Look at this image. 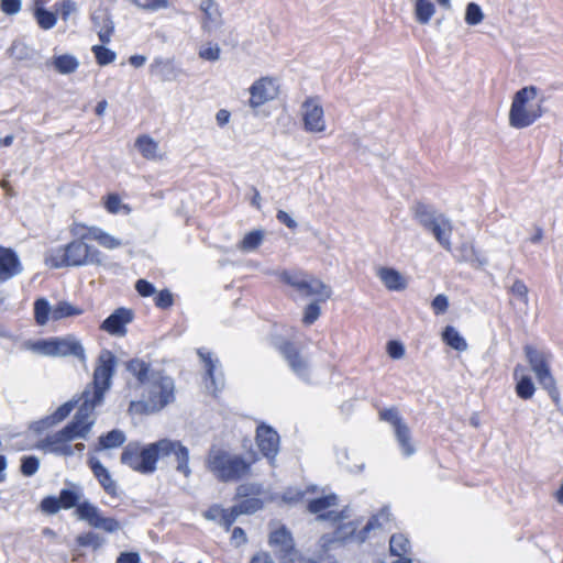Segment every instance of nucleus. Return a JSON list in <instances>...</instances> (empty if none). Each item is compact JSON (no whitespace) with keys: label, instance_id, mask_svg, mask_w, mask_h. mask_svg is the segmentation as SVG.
Masks as SVG:
<instances>
[{"label":"nucleus","instance_id":"15","mask_svg":"<svg viewBox=\"0 0 563 563\" xmlns=\"http://www.w3.org/2000/svg\"><path fill=\"white\" fill-rule=\"evenodd\" d=\"M269 545L274 549L280 563H294L296 561L297 551L294 538L285 526L271 532Z\"/></svg>","mask_w":563,"mask_h":563},{"label":"nucleus","instance_id":"17","mask_svg":"<svg viewBox=\"0 0 563 563\" xmlns=\"http://www.w3.org/2000/svg\"><path fill=\"white\" fill-rule=\"evenodd\" d=\"M277 347L291 371L300 379L309 382V365L307 361L300 355L295 344L288 341H284Z\"/></svg>","mask_w":563,"mask_h":563},{"label":"nucleus","instance_id":"25","mask_svg":"<svg viewBox=\"0 0 563 563\" xmlns=\"http://www.w3.org/2000/svg\"><path fill=\"white\" fill-rule=\"evenodd\" d=\"M88 463L95 477L98 479L104 492L112 497H117L118 487L108 468L96 457H90Z\"/></svg>","mask_w":563,"mask_h":563},{"label":"nucleus","instance_id":"44","mask_svg":"<svg viewBox=\"0 0 563 563\" xmlns=\"http://www.w3.org/2000/svg\"><path fill=\"white\" fill-rule=\"evenodd\" d=\"M9 54L12 58L22 62L33 59L35 51L24 42L14 41L9 48Z\"/></svg>","mask_w":563,"mask_h":563},{"label":"nucleus","instance_id":"27","mask_svg":"<svg viewBox=\"0 0 563 563\" xmlns=\"http://www.w3.org/2000/svg\"><path fill=\"white\" fill-rule=\"evenodd\" d=\"M197 354L206 369L205 380L210 382V386L208 387L212 388L213 391H217L219 389V385H222L221 379H219L214 374L219 360L213 358L212 353L205 347L197 349Z\"/></svg>","mask_w":563,"mask_h":563},{"label":"nucleus","instance_id":"58","mask_svg":"<svg viewBox=\"0 0 563 563\" xmlns=\"http://www.w3.org/2000/svg\"><path fill=\"white\" fill-rule=\"evenodd\" d=\"M22 9V0H0V10L5 15H15Z\"/></svg>","mask_w":563,"mask_h":563},{"label":"nucleus","instance_id":"19","mask_svg":"<svg viewBox=\"0 0 563 563\" xmlns=\"http://www.w3.org/2000/svg\"><path fill=\"white\" fill-rule=\"evenodd\" d=\"M336 501H338V497L334 494L314 498L309 501L308 510L311 514H317L318 515L317 520H319V521L329 520L332 522H339L342 519L346 518V516L344 515V511L338 512V511L330 510V511L322 514V511L327 510L328 508L335 506Z\"/></svg>","mask_w":563,"mask_h":563},{"label":"nucleus","instance_id":"7","mask_svg":"<svg viewBox=\"0 0 563 563\" xmlns=\"http://www.w3.org/2000/svg\"><path fill=\"white\" fill-rule=\"evenodd\" d=\"M279 278L292 287L300 297H318V300L327 301L332 296V289L321 279L302 271H284Z\"/></svg>","mask_w":563,"mask_h":563},{"label":"nucleus","instance_id":"8","mask_svg":"<svg viewBox=\"0 0 563 563\" xmlns=\"http://www.w3.org/2000/svg\"><path fill=\"white\" fill-rule=\"evenodd\" d=\"M249 115L266 119L271 115L269 102L277 98L279 86L272 77H262L249 88Z\"/></svg>","mask_w":563,"mask_h":563},{"label":"nucleus","instance_id":"56","mask_svg":"<svg viewBox=\"0 0 563 563\" xmlns=\"http://www.w3.org/2000/svg\"><path fill=\"white\" fill-rule=\"evenodd\" d=\"M63 21H67L71 13L77 11V3L74 0H63L55 4Z\"/></svg>","mask_w":563,"mask_h":563},{"label":"nucleus","instance_id":"50","mask_svg":"<svg viewBox=\"0 0 563 563\" xmlns=\"http://www.w3.org/2000/svg\"><path fill=\"white\" fill-rule=\"evenodd\" d=\"M96 60L100 66H107L115 60L117 54L112 49L102 45H93L91 48Z\"/></svg>","mask_w":563,"mask_h":563},{"label":"nucleus","instance_id":"57","mask_svg":"<svg viewBox=\"0 0 563 563\" xmlns=\"http://www.w3.org/2000/svg\"><path fill=\"white\" fill-rule=\"evenodd\" d=\"M155 306L161 309H168L174 303L173 294L168 289H163L157 292L154 298Z\"/></svg>","mask_w":563,"mask_h":563},{"label":"nucleus","instance_id":"28","mask_svg":"<svg viewBox=\"0 0 563 563\" xmlns=\"http://www.w3.org/2000/svg\"><path fill=\"white\" fill-rule=\"evenodd\" d=\"M168 456L174 454L177 461L176 470L181 473L185 477L191 475V468L189 467V450L180 441L168 439Z\"/></svg>","mask_w":563,"mask_h":563},{"label":"nucleus","instance_id":"10","mask_svg":"<svg viewBox=\"0 0 563 563\" xmlns=\"http://www.w3.org/2000/svg\"><path fill=\"white\" fill-rule=\"evenodd\" d=\"M236 496L240 498L246 497V484H241L236 489ZM246 514V499H242L233 507L225 509L219 504L211 505L205 512L203 517L207 520L214 521L230 531L238 517Z\"/></svg>","mask_w":563,"mask_h":563},{"label":"nucleus","instance_id":"29","mask_svg":"<svg viewBox=\"0 0 563 563\" xmlns=\"http://www.w3.org/2000/svg\"><path fill=\"white\" fill-rule=\"evenodd\" d=\"M376 275L388 290L400 291L407 287L406 279L395 268L379 267Z\"/></svg>","mask_w":563,"mask_h":563},{"label":"nucleus","instance_id":"3","mask_svg":"<svg viewBox=\"0 0 563 563\" xmlns=\"http://www.w3.org/2000/svg\"><path fill=\"white\" fill-rule=\"evenodd\" d=\"M538 91L539 89L536 86H527L515 93L509 110L510 126L515 129L528 128L542 117L543 98L536 106L529 104L537 98Z\"/></svg>","mask_w":563,"mask_h":563},{"label":"nucleus","instance_id":"22","mask_svg":"<svg viewBox=\"0 0 563 563\" xmlns=\"http://www.w3.org/2000/svg\"><path fill=\"white\" fill-rule=\"evenodd\" d=\"M78 404L80 402L76 413L74 415V419L79 420L82 423H95L93 420H90V417L96 407L101 406L103 400L97 401L95 399V394L91 393L90 387H85L80 396L76 399Z\"/></svg>","mask_w":563,"mask_h":563},{"label":"nucleus","instance_id":"41","mask_svg":"<svg viewBox=\"0 0 563 563\" xmlns=\"http://www.w3.org/2000/svg\"><path fill=\"white\" fill-rule=\"evenodd\" d=\"M435 13V7L430 0H416L415 16L420 24H428Z\"/></svg>","mask_w":563,"mask_h":563},{"label":"nucleus","instance_id":"33","mask_svg":"<svg viewBox=\"0 0 563 563\" xmlns=\"http://www.w3.org/2000/svg\"><path fill=\"white\" fill-rule=\"evenodd\" d=\"M126 371L133 375L140 385L145 386L150 382V376L154 369H151V365L143 360L133 358L126 363Z\"/></svg>","mask_w":563,"mask_h":563},{"label":"nucleus","instance_id":"6","mask_svg":"<svg viewBox=\"0 0 563 563\" xmlns=\"http://www.w3.org/2000/svg\"><path fill=\"white\" fill-rule=\"evenodd\" d=\"M523 352L538 383L548 391L554 402H559L560 393L550 369L552 354L530 344L525 345Z\"/></svg>","mask_w":563,"mask_h":563},{"label":"nucleus","instance_id":"14","mask_svg":"<svg viewBox=\"0 0 563 563\" xmlns=\"http://www.w3.org/2000/svg\"><path fill=\"white\" fill-rule=\"evenodd\" d=\"M77 516L80 520L88 522L90 527L95 529H102L109 533L121 529V525L117 519L102 517L99 509L87 500L77 506Z\"/></svg>","mask_w":563,"mask_h":563},{"label":"nucleus","instance_id":"43","mask_svg":"<svg viewBox=\"0 0 563 563\" xmlns=\"http://www.w3.org/2000/svg\"><path fill=\"white\" fill-rule=\"evenodd\" d=\"M33 14L38 26L43 30H51L57 23V14L45 8H34Z\"/></svg>","mask_w":563,"mask_h":563},{"label":"nucleus","instance_id":"53","mask_svg":"<svg viewBox=\"0 0 563 563\" xmlns=\"http://www.w3.org/2000/svg\"><path fill=\"white\" fill-rule=\"evenodd\" d=\"M319 302H322L321 300H318V297H316L306 308L303 311V318L302 322L307 325H310L314 323L321 313V308L319 306Z\"/></svg>","mask_w":563,"mask_h":563},{"label":"nucleus","instance_id":"49","mask_svg":"<svg viewBox=\"0 0 563 563\" xmlns=\"http://www.w3.org/2000/svg\"><path fill=\"white\" fill-rule=\"evenodd\" d=\"M389 549L393 555H405L409 549V540L401 533L393 534L389 541Z\"/></svg>","mask_w":563,"mask_h":563},{"label":"nucleus","instance_id":"9","mask_svg":"<svg viewBox=\"0 0 563 563\" xmlns=\"http://www.w3.org/2000/svg\"><path fill=\"white\" fill-rule=\"evenodd\" d=\"M115 365V355L109 350H102L97 360L92 382L86 386L90 387L97 401L104 400L106 393L111 388Z\"/></svg>","mask_w":563,"mask_h":563},{"label":"nucleus","instance_id":"55","mask_svg":"<svg viewBox=\"0 0 563 563\" xmlns=\"http://www.w3.org/2000/svg\"><path fill=\"white\" fill-rule=\"evenodd\" d=\"M40 508L43 512L48 515H55L62 509L60 501L58 497L55 496L44 497L40 504Z\"/></svg>","mask_w":563,"mask_h":563},{"label":"nucleus","instance_id":"61","mask_svg":"<svg viewBox=\"0 0 563 563\" xmlns=\"http://www.w3.org/2000/svg\"><path fill=\"white\" fill-rule=\"evenodd\" d=\"M137 7L156 11L168 7V0H132Z\"/></svg>","mask_w":563,"mask_h":563},{"label":"nucleus","instance_id":"5","mask_svg":"<svg viewBox=\"0 0 563 563\" xmlns=\"http://www.w3.org/2000/svg\"><path fill=\"white\" fill-rule=\"evenodd\" d=\"M415 219L435 241L446 251L452 250L451 236L453 232L452 221L442 212L424 203L415 207Z\"/></svg>","mask_w":563,"mask_h":563},{"label":"nucleus","instance_id":"36","mask_svg":"<svg viewBox=\"0 0 563 563\" xmlns=\"http://www.w3.org/2000/svg\"><path fill=\"white\" fill-rule=\"evenodd\" d=\"M390 520V511L389 508L385 507L380 510L379 514L373 516L365 527L358 532L356 539L358 542H364L367 538V534L371 530L383 528Z\"/></svg>","mask_w":563,"mask_h":563},{"label":"nucleus","instance_id":"48","mask_svg":"<svg viewBox=\"0 0 563 563\" xmlns=\"http://www.w3.org/2000/svg\"><path fill=\"white\" fill-rule=\"evenodd\" d=\"M77 405L78 400L75 398L64 402L52 415L48 416L51 424L54 426L66 419Z\"/></svg>","mask_w":563,"mask_h":563},{"label":"nucleus","instance_id":"45","mask_svg":"<svg viewBox=\"0 0 563 563\" xmlns=\"http://www.w3.org/2000/svg\"><path fill=\"white\" fill-rule=\"evenodd\" d=\"M53 308L49 306V302L45 298H38L34 302V318L37 324L44 325L47 323L49 319V314L52 316Z\"/></svg>","mask_w":563,"mask_h":563},{"label":"nucleus","instance_id":"42","mask_svg":"<svg viewBox=\"0 0 563 563\" xmlns=\"http://www.w3.org/2000/svg\"><path fill=\"white\" fill-rule=\"evenodd\" d=\"M120 461L122 464L129 466L133 471L137 472V462L139 461V442L132 441L129 442L121 453Z\"/></svg>","mask_w":563,"mask_h":563},{"label":"nucleus","instance_id":"32","mask_svg":"<svg viewBox=\"0 0 563 563\" xmlns=\"http://www.w3.org/2000/svg\"><path fill=\"white\" fill-rule=\"evenodd\" d=\"M200 10L205 14L203 29L211 31L221 23V13L213 0H205L200 4Z\"/></svg>","mask_w":563,"mask_h":563},{"label":"nucleus","instance_id":"63","mask_svg":"<svg viewBox=\"0 0 563 563\" xmlns=\"http://www.w3.org/2000/svg\"><path fill=\"white\" fill-rule=\"evenodd\" d=\"M135 289L142 297H150L155 294L156 289L154 285L146 279H139L135 283Z\"/></svg>","mask_w":563,"mask_h":563},{"label":"nucleus","instance_id":"24","mask_svg":"<svg viewBox=\"0 0 563 563\" xmlns=\"http://www.w3.org/2000/svg\"><path fill=\"white\" fill-rule=\"evenodd\" d=\"M356 526L354 522H347L339 526L332 534H323L319 540L321 550L328 552L334 543H342L354 537Z\"/></svg>","mask_w":563,"mask_h":563},{"label":"nucleus","instance_id":"34","mask_svg":"<svg viewBox=\"0 0 563 563\" xmlns=\"http://www.w3.org/2000/svg\"><path fill=\"white\" fill-rule=\"evenodd\" d=\"M135 147L141 155L148 161L161 159L158 155V143L147 134L140 135L135 141Z\"/></svg>","mask_w":563,"mask_h":563},{"label":"nucleus","instance_id":"23","mask_svg":"<svg viewBox=\"0 0 563 563\" xmlns=\"http://www.w3.org/2000/svg\"><path fill=\"white\" fill-rule=\"evenodd\" d=\"M91 428L92 423H82L73 418L62 430L56 432L55 440L57 442H70L76 439H87Z\"/></svg>","mask_w":563,"mask_h":563},{"label":"nucleus","instance_id":"11","mask_svg":"<svg viewBox=\"0 0 563 563\" xmlns=\"http://www.w3.org/2000/svg\"><path fill=\"white\" fill-rule=\"evenodd\" d=\"M168 439H161L154 443L142 446L139 442L137 472L141 474H152L156 471V464L162 456H168Z\"/></svg>","mask_w":563,"mask_h":563},{"label":"nucleus","instance_id":"13","mask_svg":"<svg viewBox=\"0 0 563 563\" xmlns=\"http://www.w3.org/2000/svg\"><path fill=\"white\" fill-rule=\"evenodd\" d=\"M255 443L261 454L269 462V465L275 466L276 456L280 448L278 432L271 426L261 423L256 428Z\"/></svg>","mask_w":563,"mask_h":563},{"label":"nucleus","instance_id":"54","mask_svg":"<svg viewBox=\"0 0 563 563\" xmlns=\"http://www.w3.org/2000/svg\"><path fill=\"white\" fill-rule=\"evenodd\" d=\"M40 467V460L35 455H26L21 459L20 471L24 476L34 475Z\"/></svg>","mask_w":563,"mask_h":563},{"label":"nucleus","instance_id":"52","mask_svg":"<svg viewBox=\"0 0 563 563\" xmlns=\"http://www.w3.org/2000/svg\"><path fill=\"white\" fill-rule=\"evenodd\" d=\"M484 20V13L481 7L475 2H470L465 10V22L468 25H477Z\"/></svg>","mask_w":563,"mask_h":563},{"label":"nucleus","instance_id":"62","mask_svg":"<svg viewBox=\"0 0 563 563\" xmlns=\"http://www.w3.org/2000/svg\"><path fill=\"white\" fill-rule=\"evenodd\" d=\"M432 309L435 314H442L444 313L449 308V299L445 295L440 294L437 295L432 302H431Z\"/></svg>","mask_w":563,"mask_h":563},{"label":"nucleus","instance_id":"38","mask_svg":"<svg viewBox=\"0 0 563 563\" xmlns=\"http://www.w3.org/2000/svg\"><path fill=\"white\" fill-rule=\"evenodd\" d=\"M396 439L399 443V446L402 451V454L405 456H410L415 453V448L411 444V435H410V429L405 423H400L396 428H394Z\"/></svg>","mask_w":563,"mask_h":563},{"label":"nucleus","instance_id":"35","mask_svg":"<svg viewBox=\"0 0 563 563\" xmlns=\"http://www.w3.org/2000/svg\"><path fill=\"white\" fill-rule=\"evenodd\" d=\"M126 441L125 433L120 429H113L98 438L97 451L120 448Z\"/></svg>","mask_w":563,"mask_h":563},{"label":"nucleus","instance_id":"16","mask_svg":"<svg viewBox=\"0 0 563 563\" xmlns=\"http://www.w3.org/2000/svg\"><path fill=\"white\" fill-rule=\"evenodd\" d=\"M305 130L311 133H321L325 130L324 112L318 98H308L301 106Z\"/></svg>","mask_w":563,"mask_h":563},{"label":"nucleus","instance_id":"18","mask_svg":"<svg viewBox=\"0 0 563 563\" xmlns=\"http://www.w3.org/2000/svg\"><path fill=\"white\" fill-rule=\"evenodd\" d=\"M133 318L131 309L120 307L102 321L100 329L111 335L123 336L126 333V324L131 323Z\"/></svg>","mask_w":563,"mask_h":563},{"label":"nucleus","instance_id":"51","mask_svg":"<svg viewBox=\"0 0 563 563\" xmlns=\"http://www.w3.org/2000/svg\"><path fill=\"white\" fill-rule=\"evenodd\" d=\"M79 498V493L69 488H63L58 497L62 509H71L74 507L77 508V506L80 504Z\"/></svg>","mask_w":563,"mask_h":563},{"label":"nucleus","instance_id":"64","mask_svg":"<svg viewBox=\"0 0 563 563\" xmlns=\"http://www.w3.org/2000/svg\"><path fill=\"white\" fill-rule=\"evenodd\" d=\"M474 255H476V250L472 244L464 243L459 249L457 260L460 262L470 263V261L474 260Z\"/></svg>","mask_w":563,"mask_h":563},{"label":"nucleus","instance_id":"1","mask_svg":"<svg viewBox=\"0 0 563 563\" xmlns=\"http://www.w3.org/2000/svg\"><path fill=\"white\" fill-rule=\"evenodd\" d=\"M82 235L65 246H58L49 251L45 262L53 268H62L69 266H85L88 264L103 265L104 255L95 246L85 243Z\"/></svg>","mask_w":563,"mask_h":563},{"label":"nucleus","instance_id":"47","mask_svg":"<svg viewBox=\"0 0 563 563\" xmlns=\"http://www.w3.org/2000/svg\"><path fill=\"white\" fill-rule=\"evenodd\" d=\"M536 391L534 384L530 376L521 374L516 385V393L521 399L532 398Z\"/></svg>","mask_w":563,"mask_h":563},{"label":"nucleus","instance_id":"59","mask_svg":"<svg viewBox=\"0 0 563 563\" xmlns=\"http://www.w3.org/2000/svg\"><path fill=\"white\" fill-rule=\"evenodd\" d=\"M510 291L521 302H523L525 305L528 303V287L522 280L516 279L512 286L510 287Z\"/></svg>","mask_w":563,"mask_h":563},{"label":"nucleus","instance_id":"20","mask_svg":"<svg viewBox=\"0 0 563 563\" xmlns=\"http://www.w3.org/2000/svg\"><path fill=\"white\" fill-rule=\"evenodd\" d=\"M23 266L18 253L11 249L0 245V284L20 275Z\"/></svg>","mask_w":563,"mask_h":563},{"label":"nucleus","instance_id":"31","mask_svg":"<svg viewBox=\"0 0 563 563\" xmlns=\"http://www.w3.org/2000/svg\"><path fill=\"white\" fill-rule=\"evenodd\" d=\"M46 65L53 66L62 75H69L78 69L79 60L71 54H63L54 56Z\"/></svg>","mask_w":563,"mask_h":563},{"label":"nucleus","instance_id":"4","mask_svg":"<svg viewBox=\"0 0 563 563\" xmlns=\"http://www.w3.org/2000/svg\"><path fill=\"white\" fill-rule=\"evenodd\" d=\"M206 467L219 482L228 483L238 481L246 473V461L212 445L206 459Z\"/></svg>","mask_w":563,"mask_h":563},{"label":"nucleus","instance_id":"26","mask_svg":"<svg viewBox=\"0 0 563 563\" xmlns=\"http://www.w3.org/2000/svg\"><path fill=\"white\" fill-rule=\"evenodd\" d=\"M91 22L98 29V36L102 44H108L114 32V23L107 10H98L91 15Z\"/></svg>","mask_w":563,"mask_h":563},{"label":"nucleus","instance_id":"12","mask_svg":"<svg viewBox=\"0 0 563 563\" xmlns=\"http://www.w3.org/2000/svg\"><path fill=\"white\" fill-rule=\"evenodd\" d=\"M43 353L48 356H69L85 360V350L81 343L73 335L55 338L41 343Z\"/></svg>","mask_w":563,"mask_h":563},{"label":"nucleus","instance_id":"37","mask_svg":"<svg viewBox=\"0 0 563 563\" xmlns=\"http://www.w3.org/2000/svg\"><path fill=\"white\" fill-rule=\"evenodd\" d=\"M442 340L450 347L464 352L467 350V343L460 332L452 325H446L442 332Z\"/></svg>","mask_w":563,"mask_h":563},{"label":"nucleus","instance_id":"39","mask_svg":"<svg viewBox=\"0 0 563 563\" xmlns=\"http://www.w3.org/2000/svg\"><path fill=\"white\" fill-rule=\"evenodd\" d=\"M56 432L45 438L42 443V448L48 450L55 455L71 456L74 455V449L68 442H57L55 440Z\"/></svg>","mask_w":563,"mask_h":563},{"label":"nucleus","instance_id":"30","mask_svg":"<svg viewBox=\"0 0 563 563\" xmlns=\"http://www.w3.org/2000/svg\"><path fill=\"white\" fill-rule=\"evenodd\" d=\"M82 239H89L97 241L101 246L114 250L122 245L121 240L112 236L108 232L103 231L98 227H90L87 229V232L82 234Z\"/></svg>","mask_w":563,"mask_h":563},{"label":"nucleus","instance_id":"46","mask_svg":"<svg viewBox=\"0 0 563 563\" xmlns=\"http://www.w3.org/2000/svg\"><path fill=\"white\" fill-rule=\"evenodd\" d=\"M76 542L80 547L92 548V550L96 551V550L100 549L106 543V539L96 532L89 531V532L79 534L76 538Z\"/></svg>","mask_w":563,"mask_h":563},{"label":"nucleus","instance_id":"60","mask_svg":"<svg viewBox=\"0 0 563 563\" xmlns=\"http://www.w3.org/2000/svg\"><path fill=\"white\" fill-rule=\"evenodd\" d=\"M379 417L382 420L389 422L394 428L404 422L402 418L398 413V410L395 408L382 410L379 412Z\"/></svg>","mask_w":563,"mask_h":563},{"label":"nucleus","instance_id":"40","mask_svg":"<svg viewBox=\"0 0 563 563\" xmlns=\"http://www.w3.org/2000/svg\"><path fill=\"white\" fill-rule=\"evenodd\" d=\"M84 313V310L79 307L71 305L66 300L58 301L52 310V319L57 321L68 317H76Z\"/></svg>","mask_w":563,"mask_h":563},{"label":"nucleus","instance_id":"2","mask_svg":"<svg viewBox=\"0 0 563 563\" xmlns=\"http://www.w3.org/2000/svg\"><path fill=\"white\" fill-rule=\"evenodd\" d=\"M146 398L131 404L136 412L142 415L155 413L175 401L174 379L161 372H152L150 382L145 385Z\"/></svg>","mask_w":563,"mask_h":563},{"label":"nucleus","instance_id":"21","mask_svg":"<svg viewBox=\"0 0 563 563\" xmlns=\"http://www.w3.org/2000/svg\"><path fill=\"white\" fill-rule=\"evenodd\" d=\"M150 74L163 82L175 81L183 74L173 59L156 57L150 65Z\"/></svg>","mask_w":563,"mask_h":563}]
</instances>
